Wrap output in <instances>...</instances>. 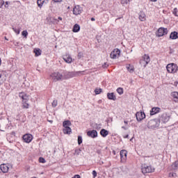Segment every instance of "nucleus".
<instances>
[{
    "mask_svg": "<svg viewBox=\"0 0 178 178\" xmlns=\"http://www.w3.org/2000/svg\"><path fill=\"white\" fill-rule=\"evenodd\" d=\"M127 69L128 72H129V73H133L134 72V67H133L130 65L128 67H127Z\"/></svg>",
    "mask_w": 178,
    "mask_h": 178,
    "instance_id": "26",
    "label": "nucleus"
},
{
    "mask_svg": "<svg viewBox=\"0 0 178 178\" xmlns=\"http://www.w3.org/2000/svg\"><path fill=\"white\" fill-rule=\"evenodd\" d=\"M67 9H70V6H68V7H67Z\"/></svg>",
    "mask_w": 178,
    "mask_h": 178,
    "instance_id": "55",
    "label": "nucleus"
},
{
    "mask_svg": "<svg viewBox=\"0 0 178 178\" xmlns=\"http://www.w3.org/2000/svg\"><path fill=\"white\" fill-rule=\"evenodd\" d=\"M95 92L96 95H98V94H101L102 92V89H101V88H96L95 90Z\"/></svg>",
    "mask_w": 178,
    "mask_h": 178,
    "instance_id": "29",
    "label": "nucleus"
},
{
    "mask_svg": "<svg viewBox=\"0 0 178 178\" xmlns=\"http://www.w3.org/2000/svg\"><path fill=\"white\" fill-rule=\"evenodd\" d=\"M155 168H152V166H145L142 168V172L145 173H152V172H154Z\"/></svg>",
    "mask_w": 178,
    "mask_h": 178,
    "instance_id": "8",
    "label": "nucleus"
},
{
    "mask_svg": "<svg viewBox=\"0 0 178 178\" xmlns=\"http://www.w3.org/2000/svg\"><path fill=\"white\" fill-rule=\"evenodd\" d=\"M174 165H175V166H176V165H178V161H176Z\"/></svg>",
    "mask_w": 178,
    "mask_h": 178,
    "instance_id": "49",
    "label": "nucleus"
},
{
    "mask_svg": "<svg viewBox=\"0 0 178 178\" xmlns=\"http://www.w3.org/2000/svg\"><path fill=\"white\" fill-rule=\"evenodd\" d=\"M113 155H116V152L115 150L113 151Z\"/></svg>",
    "mask_w": 178,
    "mask_h": 178,
    "instance_id": "47",
    "label": "nucleus"
},
{
    "mask_svg": "<svg viewBox=\"0 0 178 178\" xmlns=\"http://www.w3.org/2000/svg\"><path fill=\"white\" fill-rule=\"evenodd\" d=\"M117 92H118V94H119L120 95H122V94H123V88H118L117 89Z\"/></svg>",
    "mask_w": 178,
    "mask_h": 178,
    "instance_id": "32",
    "label": "nucleus"
},
{
    "mask_svg": "<svg viewBox=\"0 0 178 178\" xmlns=\"http://www.w3.org/2000/svg\"><path fill=\"white\" fill-rule=\"evenodd\" d=\"M160 112H161V108L154 107L150 111V115L151 116H153V115H156V113H159Z\"/></svg>",
    "mask_w": 178,
    "mask_h": 178,
    "instance_id": "13",
    "label": "nucleus"
},
{
    "mask_svg": "<svg viewBox=\"0 0 178 178\" xmlns=\"http://www.w3.org/2000/svg\"><path fill=\"white\" fill-rule=\"evenodd\" d=\"M51 105L53 108H56V106H58V100H54Z\"/></svg>",
    "mask_w": 178,
    "mask_h": 178,
    "instance_id": "33",
    "label": "nucleus"
},
{
    "mask_svg": "<svg viewBox=\"0 0 178 178\" xmlns=\"http://www.w3.org/2000/svg\"><path fill=\"white\" fill-rule=\"evenodd\" d=\"M63 131L64 134H70V133H72V128L70 127H65L63 129Z\"/></svg>",
    "mask_w": 178,
    "mask_h": 178,
    "instance_id": "20",
    "label": "nucleus"
},
{
    "mask_svg": "<svg viewBox=\"0 0 178 178\" xmlns=\"http://www.w3.org/2000/svg\"><path fill=\"white\" fill-rule=\"evenodd\" d=\"M107 97H108V99H112L113 101L116 100V96H115V95L113 93H108Z\"/></svg>",
    "mask_w": 178,
    "mask_h": 178,
    "instance_id": "21",
    "label": "nucleus"
},
{
    "mask_svg": "<svg viewBox=\"0 0 178 178\" xmlns=\"http://www.w3.org/2000/svg\"><path fill=\"white\" fill-rule=\"evenodd\" d=\"M120 57V50L119 49H114L110 54V58L111 59H118Z\"/></svg>",
    "mask_w": 178,
    "mask_h": 178,
    "instance_id": "3",
    "label": "nucleus"
},
{
    "mask_svg": "<svg viewBox=\"0 0 178 178\" xmlns=\"http://www.w3.org/2000/svg\"><path fill=\"white\" fill-rule=\"evenodd\" d=\"M170 38H171V40H177L178 38L177 32L176 31L172 32L170 35Z\"/></svg>",
    "mask_w": 178,
    "mask_h": 178,
    "instance_id": "18",
    "label": "nucleus"
},
{
    "mask_svg": "<svg viewBox=\"0 0 178 178\" xmlns=\"http://www.w3.org/2000/svg\"><path fill=\"white\" fill-rule=\"evenodd\" d=\"M156 34L157 37H163V35H166V34H168V29L161 27L158 29Z\"/></svg>",
    "mask_w": 178,
    "mask_h": 178,
    "instance_id": "5",
    "label": "nucleus"
},
{
    "mask_svg": "<svg viewBox=\"0 0 178 178\" xmlns=\"http://www.w3.org/2000/svg\"><path fill=\"white\" fill-rule=\"evenodd\" d=\"M22 138L24 143H31V141H33V135L30 134H26L23 136Z\"/></svg>",
    "mask_w": 178,
    "mask_h": 178,
    "instance_id": "10",
    "label": "nucleus"
},
{
    "mask_svg": "<svg viewBox=\"0 0 178 178\" xmlns=\"http://www.w3.org/2000/svg\"><path fill=\"white\" fill-rule=\"evenodd\" d=\"M72 31L73 33H79L80 31V25L76 24L72 29Z\"/></svg>",
    "mask_w": 178,
    "mask_h": 178,
    "instance_id": "19",
    "label": "nucleus"
},
{
    "mask_svg": "<svg viewBox=\"0 0 178 178\" xmlns=\"http://www.w3.org/2000/svg\"><path fill=\"white\" fill-rule=\"evenodd\" d=\"M1 65H2V60H1V58H0V66Z\"/></svg>",
    "mask_w": 178,
    "mask_h": 178,
    "instance_id": "52",
    "label": "nucleus"
},
{
    "mask_svg": "<svg viewBox=\"0 0 178 178\" xmlns=\"http://www.w3.org/2000/svg\"><path fill=\"white\" fill-rule=\"evenodd\" d=\"M125 124H127V122L124 121Z\"/></svg>",
    "mask_w": 178,
    "mask_h": 178,
    "instance_id": "54",
    "label": "nucleus"
},
{
    "mask_svg": "<svg viewBox=\"0 0 178 178\" xmlns=\"http://www.w3.org/2000/svg\"><path fill=\"white\" fill-rule=\"evenodd\" d=\"M6 5H8V1L6 2Z\"/></svg>",
    "mask_w": 178,
    "mask_h": 178,
    "instance_id": "56",
    "label": "nucleus"
},
{
    "mask_svg": "<svg viewBox=\"0 0 178 178\" xmlns=\"http://www.w3.org/2000/svg\"><path fill=\"white\" fill-rule=\"evenodd\" d=\"M92 175H93V177H97V171L93 170V171H92Z\"/></svg>",
    "mask_w": 178,
    "mask_h": 178,
    "instance_id": "39",
    "label": "nucleus"
},
{
    "mask_svg": "<svg viewBox=\"0 0 178 178\" xmlns=\"http://www.w3.org/2000/svg\"><path fill=\"white\" fill-rule=\"evenodd\" d=\"M19 98H22V101H29V95L24 92H19Z\"/></svg>",
    "mask_w": 178,
    "mask_h": 178,
    "instance_id": "16",
    "label": "nucleus"
},
{
    "mask_svg": "<svg viewBox=\"0 0 178 178\" xmlns=\"http://www.w3.org/2000/svg\"><path fill=\"white\" fill-rule=\"evenodd\" d=\"M136 118L138 122H141V120L145 119V113L143 111L137 112L136 113Z\"/></svg>",
    "mask_w": 178,
    "mask_h": 178,
    "instance_id": "9",
    "label": "nucleus"
},
{
    "mask_svg": "<svg viewBox=\"0 0 178 178\" xmlns=\"http://www.w3.org/2000/svg\"><path fill=\"white\" fill-rule=\"evenodd\" d=\"M168 73H171L175 74V73H177L178 66L177 64L175 63H170L166 66Z\"/></svg>",
    "mask_w": 178,
    "mask_h": 178,
    "instance_id": "2",
    "label": "nucleus"
},
{
    "mask_svg": "<svg viewBox=\"0 0 178 178\" xmlns=\"http://www.w3.org/2000/svg\"><path fill=\"white\" fill-rule=\"evenodd\" d=\"M83 143V138L81 136H78V144L80 145Z\"/></svg>",
    "mask_w": 178,
    "mask_h": 178,
    "instance_id": "35",
    "label": "nucleus"
},
{
    "mask_svg": "<svg viewBox=\"0 0 178 178\" xmlns=\"http://www.w3.org/2000/svg\"><path fill=\"white\" fill-rule=\"evenodd\" d=\"M33 52L35 56H40L41 55V49H34Z\"/></svg>",
    "mask_w": 178,
    "mask_h": 178,
    "instance_id": "25",
    "label": "nucleus"
},
{
    "mask_svg": "<svg viewBox=\"0 0 178 178\" xmlns=\"http://www.w3.org/2000/svg\"><path fill=\"white\" fill-rule=\"evenodd\" d=\"M54 3L62 2V0H53Z\"/></svg>",
    "mask_w": 178,
    "mask_h": 178,
    "instance_id": "43",
    "label": "nucleus"
},
{
    "mask_svg": "<svg viewBox=\"0 0 178 178\" xmlns=\"http://www.w3.org/2000/svg\"><path fill=\"white\" fill-rule=\"evenodd\" d=\"M42 2H44V3H45V1H47V0H40Z\"/></svg>",
    "mask_w": 178,
    "mask_h": 178,
    "instance_id": "51",
    "label": "nucleus"
},
{
    "mask_svg": "<svg viewBox=\"0 0 178 178\" xmlns=\"http://www.w3.org/2000/svg\"><path fill=\"white\" fill-rule=\"evenodd\" d=\"M9 166H12V165L1 164L0 165V169L3 172V173H8V172H9Z\"/></svg>",
    "mask_w": 178,
    "mask_h": 178,
    "instance_id": "11",
    "label": "nucleus"
},
{
    "mask_svg": "<svg viewBox=\"0 0 178 178\" xmlns=\"http://www.w3.org/2000/svg\"><path fill=\"white\" fill-rule=\"evenodd\" d=\"M102 67H108V64L106 63H104L102 65Z\"/></svg>",
    "mask_w": 178,
    "mask_h": 178,
    "instance_id": "41",
    "label": "nucleus"
},
{
    "mask_svg": "<svg viewBox=\"0 0 178 178\" xmlns=\"http://www.w3.org/2000/svg\"><path fill=\"white\" fill-rule=\"evenodd\" d=\"M58 20H60V21H62V17H58Z\"/></svg>",
    "mask_w": 178,
    "mask_h": 178,
    "instance_id": "50",
    "label": "nucleus"
},
{
    "mask_svg": "<svg viewBox=\"0 0 178 178\" xmlns=\"http://www.w3.org/2000/svg\"><path fill=\"white\" fill-rule=\"evenodd\" d=\"M72 178H81V177H80V175H76Z\"/></svg>",
    "mask_w": 178,
    "mask_h": 178,
    "instance_id": "42",
    "label": "nucleus"
},
{
    "mask_svg": "<svg viewBox=\"0 0 178 178\" xmlns=\"http://www.w3.org/2000/svg\"><path fill=\"white\" fill-rule=\"evenodd\" d=\"M139 19L141 22H145V14L144 13H140Z\"/></svg>",
    "mask_w": 178,
    "mask_h": 178,
    "instance_id": "24",
    "label": "nucleus"
},
{
    "mask_svg": "<svg viewBox=\"0 0 178 178\" xmlns=\"http://www.w3.org/2000/svg\"><path fill=\"white\" fill-rule=\"evenodd\" d=\"M81 12H83V7L79 5L75 6L74 8H73V14L75 15V16L81 15Z\"/></svg>",
    "mask_w": 178,
    "mask_h": 178,
    "instance_id": "7",
    "label": "nucleus"
},
{
    "mask_svg": "<svg viewBox=\"0 0 178 178\" xmlns=\"http://www.w3.org/2000/svg\"><path fill=\"white\" fill-rule=\"evenodd\" d=\"M148 129H151L152 130H154L155 129H158V122H156V120H152L149 121L147 124Z\"/></svg>",
    "mask_w": 178,
    "mask_h": 178,
    "instance_id": "6",
    "label": "nucleus"
},
{
    "mask_svg": "<svg viewBox=\"0 0 178 178\" xmlns=\"http://www.w3.org/2000/svg\"><path fill=\"white\" fill-rule=\"evenodd\" d=\"M177 84H178V82L175 81L174 83H173V86H175V87H177Z\"/></svg>",
    "mask_w": 178,
    "mask_h": 178,
    "instance_id": "44",
    "label": "nucleus"
},
{
    "mask_svg": "<svg viewBox=\"0 0 178 178\" xmlns=\"http://www.w3.org/2000/svg\"><path fill=\"white\" fill-rule=\"evenodd\" d=\"M120 154L121 157V161H126V159H127V151L121 150Z\"/></svg>",
    "mask_w": 178,
    "mask_h": 178,
    "instance_id": "15",
    "label": "nucleus"
},
{
    "mask_svg": "<svg viewBox=\"0 0 178 178\" xmlns=\"http://www.w3.org/2000/svg\"><path fill=\"white\" fill-rule=\"evenodd\" d=\"M30 104L29 100H22V108L23 109H29Z\"/></svg>",
    "mask_w": 178,
    "mask_h": 178,
    "instance_id": "17",
    "label": "nucleus"
},
{
    "mask_svg": "<svg viewBox=\"0 0 178 178\" xmlns=\"http://www.w3.org/2000/svg\"><path fill=\"white\" fill-rule=\"evenodd\" d=\"M37 3L39 8H42V5H44V3L42 2L41 0H38Z\"/></svg>",
    "mask_w": 178,
    "mask_h": 178,
    "instance_id": "28",
    "label": "nucleus"
},
{
    "mask_svg": "<svg viewBox=\"0 0 178 178\" xmlns=\"http://www.w3.org/2000/svg\"><path fill=\"white\" fill-rule=\"evenodd\" d=\"M63 59L66 63H72V62H73V58H72V56H70V54L64 55L63 56Z\"/></svg>",
    "mask_w": 178,
    "mask_h": 178,
    "instance_id": "12",
    "label": "nucleus"
},
{
    "mask_svg": "<svg viewBox=\"0 0 178 178\" xmlns=\"http://www.w3.org/2000/svg\"><path fill=\"white\" fill-rule=\"evenodd\" d=\"M69 126H72V122L69 120L64 121L63 123V127L64 128L69 127Z\"/></svg>",
    "mask_w": 178,
    "mask_h": 178,
    "instance_id": "22",
    "label": "nucleus"
},
{
    "mask_svg": "<svg viewBox=\"0 0 178 178\" xmlns=\"http://www.w3.org/2000/svg\"><path fill=\"white\" fill-rule=\"evenodd\" d=\"M100 134L101 136H102V137H106V136H108V132L106 129H102L100 131Z\"/></svg>",
    "mask_w": 178,
    "mask_h": 178,
    "instance_id": "23",
    "label": "nucleus"
},
{
    "mask_svg": "<svg viewBox=\"0 0 178 178\" xmlns=\"http://www.w3.org/2000/svg\"><path fill=\"white\" fill-rule=\"evenodd\" d=\"M129 137V135H126L125 136H124V138H127Z\"/></svg>",
    "mask_w": 178,
    "mask_h": 178,
    "instance_id": "48",
    "label": "nucleus"
},
{
    "mask_svg": "<svg viewBox=\"0 0 178 178\" xmlns=\"http://www.w3.org/2000/svg\"><path fill=\"white\" fill-rule=\"evenodd\" d=\"M88 137H91L92 138H95L98 136V132L95 130L89 131H88Z\"/></svg>",
    "mask_w": 178,
    "mask_h": 178,
    "instance_id": "14",
    "label": "nucleus"
},
{
    "mask_svg": "<svg viewBox=\"0 0 178 178\" xmlns=\"http://www.w3.org/2000/svg\"><path fill=\"white\" fill-rule=\"evenodd\" d=\"M13 31H15V33H16V34H20V30H17L15 28H13Z\"/></svg>",
    "mask_w": 178,
    "mask_h": 178,
    "instance_id": "37",
    "label": "nucleus"
},
{
    "mask_svg": "<svg viewBox=\"0 0 178 178\" xmlns=\"http://www.w3.org/2000/svg\"><path fill=\"white\" fill-rule=\"evenodd\" d=\"M140 63L142 67H146L147 65L149 63V56L145 54L143 59L140 60Z\"/></svg>",
    "mask_w": 178,
    "mask_h": 178,
    "instance_id": "4",
    "label": "nucleus"
},
{
    "mask_svg": "<svg viewBox=\"0 0 178 178\" xmlns=\"http://www.w3.org/2000/svg\"><path fill=\"white\" fill-rule=\"evenodd\" d=\"M3 81H5V76L2 74H0V85L2 84Z\"/></svg>",
    "mask_w": 178,
    "mask_h": 178,
    "instance_id": "27",
    "label": "nucleus"
},
{
    "mask_svg": "<svg viewBox=\"0 0 178 178\" xmlns=\"http://www.w3.org/2000/svg\"><path fill=\"white\" fill-rule=\"evenodd\" d=\"M22 35H23V37H24L25 38H27V35H29V32H27V31H23L22 32Z\"/></svg>",
    "mask_w": 178,
    "mask_h": 178,
    "instance_id": "30",
    "label": "nucleus"
},
{
    "mask_svg": "<svg viewBox=\"0 0 178 178\" xmlns=\"http://www.w3.org/2000/svg\"><path fill=\"white\" fill-rule=\"evenodd\" d=\"M6 40H8L6 38H5Z\"/></svg>",
    "mask_w": 178,
    "mask_h": 178,
    "instance_id": "57",
    "label": "nucleus"
},
{
    "mask_svg": "<svg viewBox=\"0 0 178 178\" xmlns=\"http://www.w3.org/2000/svg\"><path fill=\"white\" fill-rule=\"evenodd\" d=\"M130 2V0H121L122 5H127Z\"/></svg>",
    "mask_w": 178,
    "mask_h": 178,
    "instance_id": "31",
    "label": "nucleus"
},
{
    "mask_svg": "<svg viewBox=\"0 0 178 178\" xmlns=\"http://www.w3.org/2000/svg\"><path fill=\"white\" fill-rule=\"evenodd\" d=\"M84 71H79L76 72H65L60 74V72H54L51 74V78L53 81H62V80H67V79H72V77H76L80 76V74H84Z\"/></svg>",
    "mask_w": 178,
    "mask_h": 178,
    "instance_id": "1",
    "label": "nucleus"
},
{
    "mask_svg": "<svg viewBox=\"0 0 178 178\" xmlns=\"http://www.w3.org/2000/svg\"><path fill=\"white\" fill-rule=\"evenodd\" d=\"M4 1L3 0H0V8H2V6H3Z\"/></svg>",
    "mask_w": 178,
    "mask_h": 178,
    "instance_id": "38",
    "label": "nucleus"
},
{
    "mask_svg": "<svg viewBox=\"0 0 178 178\" xmlns=\"http://www.w3.org/2000/svg\"><path fill=\"white\" fill-rule=\"evenodd\" d=\"M49 122L50 123H52V122H53V121H52V120H49Z\"/></svg>",
    "mask_w": 178,
    "mask_h": 178,
    "instance_id": "53",
    "label": "nucleus"
},
{
    "mask_svg": "<svg viewBox=\"0 0 178 178\" xmlns=\"http://www.w3.org/2000/svg\"><path fill=\"white\" fill-rule=\"evenodd\" d=\"M39 162L40 163H45V159H44V158H42V157H40V159H39Z\"/></svg>",
    "mask_w": 178,
    "mask_h": 178,
    "instance_id": "36",
    "label": "nucleus"
},
{
    "mask_svg": "<svg viewBox=\"0 0 178 178\" xmlns=\"http://www.w3.org/2000/svg\"><path fill=\"white\" fill-rule=\"evenodd\" d=\"M91 20H92V22H95V18L92 17V18H91Z\"/></svg>",
    "mask_w": 178,
    "mask_h": 178,
    "instance_id": "46",
    "label": "nucleus"
},
{
    "mask_svg": "<svg viewBox=\"0 0 178 178\" xmlns=\"http://www.w3.org/2000/svg\"><path fill=\"white\" fill-rule=\"evenodd\" d=\"M175 175H176V174L170 173L169 177H175Z\"/></svg>",
    "mask_w": 178,
    "mask_h": 178,
    "instance_id": "40",
    "label": "nucleus"
},
{
    "mask_svg": "<svg viewBox=\"0 0 178 178\" xmlns=\"http://www.w3.org/2000/svg\"><path fill=\"white\" fill-rule=\"evenodd\" d=\"M151 2H156L158 0H149Z\"/></svg>",
    "mask_w": 178,
    "mask_h": 178,
    "instance_id": "45",
    "label": "nucleus"
},
{
    "mask_svg": "<svg viewBox=\"0 0 178 178\" xmlns=\"http://www.w3.org/2000/svg\"><path fill=\"white\" fill-rule=\"evenodd\" d=\"M177 12H178L177 8H174V10H173V11H172V13H173V15H175V16H176L177 17H178Z\"/></svg>",
    "mask_w": 178,
    "mask_h": 178,
    "instance_id": "34",
    "label": "nucleus"
}]
</instances>
